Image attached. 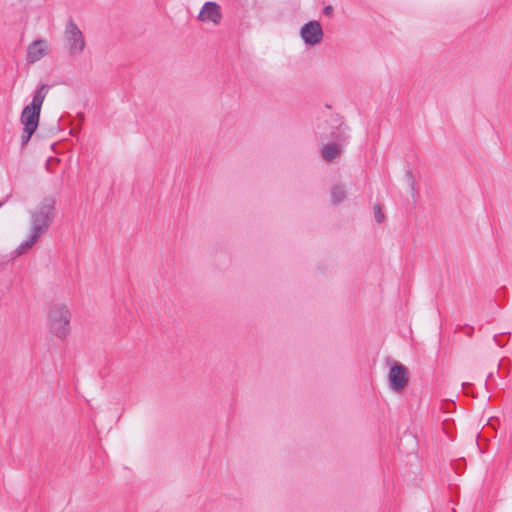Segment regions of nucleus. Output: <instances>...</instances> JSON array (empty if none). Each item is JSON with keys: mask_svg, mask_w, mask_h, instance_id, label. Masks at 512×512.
I'll return each mask as SVG.
<instances>
[{"mask_svg": "<svg viewBox=\"0 0 512 512\" xmlns=\"http://www.w3.org/2000/svg\"><path fill=\"white\" fill-rule=\"evenodd\" d=\"M56 199L53 196H47L31 212V226L27 239L23 241L18 252L24 253L30 250L34 244L49 230L55 218Z\"/></svg>", "mask_w": 512, "mask_h": 512, "instance_id": "f257e3e1", "label": "nucleus"}, {"mask_svg": "<svg viewBox=\"0 0 512 512\" xmlns=\"http://www.w3.org/2000/svg\"><path fill=\"white\" fill-rule=\"evenodd\" d=\"M49 88L47 84L38 86L34 91L31 103L25 106L21 112L20 123L23 125L21 134L22 147H25L29 143L32 135L38 128L41 108Z\"/></svg>", "mask_w": 512, "mask_h": 512, "instance_id": "f03ea898", "label": "nucleus"}, {"mask_svg": "<svg viewBox=\"0 0 512 512\" xmlns=\"http://www.w3.org/2000/svg\"><path fill=\"white\" fill-rule=\"evenodd\" d=\"M71 313L66 305L57 304L51 307L48 314L50 332L58 338H65L70 333Z\"/></svg>", "mask_w": 512, "mask_h": 512, "instance_id": "7ed1b4c3", "label": "nucleus"}, {"mask_svg": "<svg viewBox=\"0 0 512 512\" xmlns=\"http://www.w3.org/2000/svg\"><path fill=\"white\" fill-rule=\"evenodd\" d=\"M64 40L69 56L80 55L86 46L85 38L78 25L69 19L64 29Z\"/></svg>", "mask_w": 512, "mask_h": 512, "instance_id": "20e7f679", "label": "nucleus"}, {"mask_svg": "<svg viewBox=\"0 0 512 512\" xmlns=\"http://www.w3.org/2000/svg\"><path fill=\"white\" fill-rule=\"evenodd\" d=\"M300 36L306 45L315 46L321 43L324 33L318 21H309L300 30Z\"/></svg>", "mask_w": 512, "mask_h": 512, "instance_id": "39448f33", "label": "nucleus"}, {"mask_svg": "<svg viewBox=\"0 0 512 512\" xmlns=\"http://www.w3.org/2000/svg\"><path fill=\"white\" fill-rule=\"evenodd\" d=\"M388 378L390 388L395 392H401L408 383V371L404 365L396 363L391 366Z\"/></svg>", "mask_w": 512, "mask_h": 512, "instance_id": "423d86ee", "label": "nucleus"}, {"mask_svg": "<svg viewBox=\"0 0 512 512\" xmlns=\"http://www.w3.org/2000/svg\"><path fill=\"white\" fill-rule=\"evenodd\" d=\"M329 126L332 129L329 138L335 143L345 145L348 142V127L337 116L330 119Z\"/></svg>", "mask_w": 512, "mask_h": 512, "instance_id": "0eeeda50", "label": "nucleus"}, {"mask_svg": "<svg viewBox=\"0 0 512 512\" xmlns=\"http://www.w3.org/2000/svg\"><path fill=\"white\" fill-rule=\"evenodd\" d=\"M48 54V44L44 39H38L29 44L27 48L26 61L35 63Z\"/></svg>", "mask_w": 512, "mask_h": 512, "instance_id": "6e6552de", "label": "nucleus"}, {"mask_svg": "<svg viewBox=\"0 0 512 512\" xmlns=\"http://www.w3.org/2000/svg\"><path fill=\"white\" fill-rule=\"evenodd\" d=\"M199 18L202 21H211L214 24H218L221 20L219 5L211 1L206 2L199 13Z\"/></svg>", "mask_w": 512, "mask_h": 512, "instance_id": "1a4fd4ad", "label": "nucleus"}, {"mask_svg": "<svg viewBox=\"0 0 512 512\" xmlns=\"http://www.w3.org/2000/svg\"><path fill=\"white\" fill-rule=\"evenodd\" d=\"M343 146L344 145H341V144H338L335 142L325 145L322 148V157L326 161H333L340 154Z\"/></svg>", "mask_w": 512, "mask_h": 512, "instance_id": "9d476101", "label": "nucleus"}, {"mask_svg": "<svg viewBox=\"0 0 512 512\" xmlns=\"http://www.w3.org/2000/svg\"><path fill=\"white\" fill-rule=\"evenodd\" d=\"M346 197V191L342 185H335L331 190V199L334 204L341 203Z\"/></svg>", "mask_w": 512, "mask_h": 512, "instance_id": "9b49d317", "label": "nucleus"}, {"mask_svg": "<svg viewBox=\"0 0 512 512\" xmlns=\"http://www.w3.org/2000/svg\"><path fill=\"white\" fill-rule=\"evenodd\" d=\"M374 216H375V219H376V221L378 223H381L384 220V218H385V216L382 213L381 208H380L379 205H375L374 206Z\"/></svg>", "mask_w": 512, "mask_h": 512, "instance_id": "f8f14e48", "label": "nucleus"}, {"mask_svg": "<svg viewBox=\"0 0 512 512\" xmlns=\"http://www.w3.org/2000/svg\"><path fill=\"white\" fill-rule=\"evenodd\" d=\"M323 13L326 16H331L332 13H333V7L331 5L325 6L324 9H323Z\"/></svg>", "mask_w": 512, "mask_h": 512, "instance_id": "ddd939ff", "label": "nucleus"}, {"mask_svg": "<svg viewBox=\"0 0 512 512\" xmlns=\"http://www.w3.org/2000/svg\"><path fill=\"white\" fill-rule=\"evenodd\" d=\"M494 341H495V343H496L498 346H500V347L502 346V345L498 342V335H495V336H494Z\"/></svg>", "mask_w": 512, "mask_h": 512, "instance_id": "4468645a", "label": "nucleus"}, {"mask_svg": "<svg viewBox=\"0 0 512 512\" xmlns=\"http://www.w3.org/2000/svg\"><path fill=\"white\" fill-rule=\"evenodd\" d=\"M407 176H409L412 179V175L410 172L407 173Z\"/></svg>", "mask_w": 512, "mask_h": 512, "instance_id": "2eb2a0df", "label": "nucleus"}, {"mask_svg": "<svg viewBox=\"0 0 512 512\" xmlns=\"http://www.w3.org/2000/svg\"><path fill=\"white\" fill-rule=\"evenodd\" d=\"M2 205V203H0V206Z\"/></svg>", "mask_w": 512, "mask_h": 512, "instance_id": "dca6fc26", "label": "nucleus"}]
</instances>
